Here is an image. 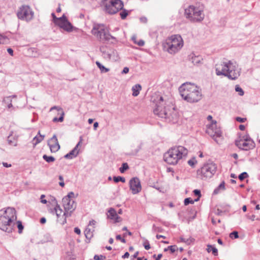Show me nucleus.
Listing matches in <instances>:
<instances>
[{"label": "nucleus", "instance_id": "obj_64", "mask_svg": "<svg viewBox=\"0 0 260 260\" xmlns=\"http://www.w3.org/2000/svg\"><path fill=\"white\" fill-rule=\"evenodd\" d=\"M7 51L11 56H13V50L12 49L9 48L7 49Z\"/></svg>", "mask_w": 260, "mask_h": 260}, {"label": "nucleus", "instance_id": "obj_16", "mask_svg": "<svg viewBox=\"0 0 260 260\" xmlns=\"http://www.w3.org/2000/svg\"><path fill=\"white\" fill-rule=\"evenodd\" d=\"M235 145L240 149L243 150H249L253 149L255 147V143L252 140H245L242 139L236 140Z\"/></svg>", "mask_w": 260, "mask_h": 260}, {"label": "nucleus", "instance_id": "obj_62", "mask_svg": "<svg viewBox=\"0 0 260 260\" xmlns=\"http://www.w3.org/2000/svg\"><path fill=\"white\" fill-rule=\"evenodd\" d=\"M74 232L78 235H80L81 233V231L78 228H75L74 229Z\"/></svg>", "mask_w": 260, "mask_h": 260}, {"label": "nucleus", "instance_id": "obj_23", "mask_svg": "<svg viewBox=\"0 0 260 260\" xmlns=\"http://www.w3.org/2000/svg\"><path fill=\"white\" fill-rule=\"evenodd\" d=\"M45 136L42 135L40 134V131L38 132V135L35 136L33 139V141H34V145H36L41 142H42L44 139Z\"/></svg>", "mask_w": 260, "mask_h": 260}, {"label": "nucleus", "instance_id": "obj_36", "mask_svg": "<svg viewBox=\"0 0 260 260\" xmlns=\"http://www.w3.org/2000/svg\"><path fill=\"white\" fill-rule=\"evenodd\" d=\"M199 200V198L196 199L194 201H193L190 198H186L184 200V203L185 205H188L189 204H193L194 201H198Z\"/></svg>", "mask_w": 260, "mask_h": 260}, {"label": "nucleus", "instance_id": "obj_53", "mask_svg": "<svg viewBox=\"0 0 260 260\" xmlns=\"http://www.w3.org/2000/svg\"><path fill=\"white\" fill-rule=\"evenodd\" d=\"M193 193L195 196H197L199 197V198H198L199 199L201 196V191L200 190L195 189L193 190Z\"/></svg>", "mask_w": 260, "mask_h": 260}, {"label": "nucleus", "instance_id": "obj_22", "mask_svg": "<svg viewBox=\"0 0 260 260\" xmlns=\"http://www.w3.org/2000/svg\"><path fill=\"white\" fill-rule=\"evenodd\" d=\"M68 20L64 15H63L61 17L59 18V19L57 20V22L55 23V25L58 26L60 28H61L63 25L67 22Z\"/></svg>", "mask_w": 260, "mask_h": 260}, {"label": "nucleus", "instance_id": "obj_45", "mask_svg": "<svg viewBox=\"0 0 260 260\" xmlns=\"http://www.w3.org/2000/svg\"><path fill=\"white\" fill-rule=\"evenodd\" d=\"M105 256L103 255H95L94 256V259L95 260H102L104 258H105Z\"/></svg>", "mask_w": 260, "mask_h": 260}, {"label": "nucleus", "instance_id": "obj_37", "mask_svg": "<svg viewBox=\"0 0 260 260\" xmlns=\"http://www.w3.org/2000/svg\"><path fill=\"white\" fill-rule=\"evenodd\" d=\"M75 194L73 192H70L67 196H65L63 199H67L69 200H74Z\"/></svg>", "mask_w": 260, "mask_h": 260}, {"label": "nucleus", "instance_id": "obj_49", "mask_svg": "<svg viewBox=\"0 0 260 260\" xmlns=\"http://www.w3.org/2000/svg\"><path fill=\"white\" fill-rule=\"evenodd\" d=\"M116 239L118 240H120L121 242L125 243L126 242V241L125 239L122 238L120 235H118L116 236Z\"/></svg>", "mask_w": 260, "mask_h": 260}, {"label": "nucleus", "instance_id": "obj_7", "mask_svg": "<svg viewBox=\"0 0 260 260\" xmlns=\"http://www.w3.org/2000/svg\"><path fill=\"white\" fill-rule=\"evenodd\" d=\"M91 32L102 43L109 42L111 39H116L115 37L111 36L108 31L105 29L103 25H95L91 30Z\"/></svg>", "mask_w": 260, "mask_h": 260}, {"label": "nucleus", "instance_id": "obj_26", "mask_svg": "<svg viewBox=\"0 0 260 260\" xmlns=\"http://www.w3.org/2000/svg\"><path fill=\"white\" fill-rule=\"evenodd\" d=\"M61 28L66 31L71 32L73 31V26L69 21H68L67 22H66L64 25H63Z\"/></svg>", "mask_w": 260, "mask_h": 260}, {"label": "nucleus", "instance_id": "obj_55", "mask_svg": "<svg viewBox=\"0 0 260 260\" xmlns=\"http://www.w3.org/2000/svg\"><path fill=\"white\" fill-rule=\"evenodd\" d=\"M46 242H53V239L52 237L49 235H46Z\"/></svg>", "mask_w": 260, "mask_h": 260}, {"label": "nucleus", "instance_id": "obj_63", "mask_svg": "<svg viewBox=\"0 0 260 260\" xmlns=\"http://www.w3.org/2000/svg\"><path fill=\"white\" fill-rule=\"evenodd\" d=\"M243 140H252L251 139V138L249 137V136L248 135H246V136H244L242 137V138H241Z\"/></svg>", "mask_w": 260, "mask_h": 260}, {"label": "nucleus", "instance_id": "obj_13", "mask_svg": "<svg viewBox=\"0 0 260 260\" xmlns=\"http://www.w3.org/2000/svg\"><path fill=\"white\" fill-rule=\"evenodd\" d=\"M34 13L31 11L29 6H23L20 8L17 12V16L19 19L25 20L26 21H30L32 19Z\"/></svg>", "mask_w": 260, "mask_h": 260}, {"label": "nucleus", "instance_id": "obj_38", "mask_svg": "<svg viewBox=\"0 0 260 260\" xmlns=\"http://www.w3.org/2000/svg\"><path fill=\"white\" fill-rule=\"evenodd\" d=\"M188 164L191 167H194V165L197 164V161L195 157L188 160Z\"/></svg>", "mask_w": 260, "mask_h": 260}, {"label": "nucleus", "instance_id": "obj_43", "mask_svg": "<svg viewBox=\"0 0 260 260\" xmlns=\"http://www.w3.org/2000/svg\"><path fill=\"white\" fill-rule=\"evenodd\" d=\"M230 237L232 239H237L239 237L238 233L237 231H234L230 233Z\"/></svg>", "mask_w": 260, "mask_h": 260}, {"label": "nucleus", "instance_id": "obj_19", "mask_svg": "<svg viewBox=\"0 0 260 260\" xmlns=\"http://www.w3.org/2000/svg\"><path fill=\"white\" fill-rule=\"evenodd\" d=\"M108 213V218L113 220L115 223L119 222L121 221V218L117 215V213L114 208H110Z\"/></svg>", "mask_w": 260, "mask_h": 260}, {"label": "nucleus", "instance_id": "obj_32", "mask_svg": "<svg viewBox=\"0 0 260 260\" xmlns=\"http://www.w3.org/2000/svg\"><path fill=\"white\" fill-rule=\"evenodd\" d=\"M178 249V248L176 245H171L168 246L167 248H165L164 251H167L168 250L171 251V253H174Z\"/></svg>", "mask_w": 260, "mask_h": 260}, {"label": "nucleus", "instance_id": "obj_50", "mask_svg": "<svg viewBox=\"0 0 260 260\" xmlns=\"http://www.w3.org/2000/svg\"><path fill=\"white\" fill-rule=\"evenodd\" d=\"M6 40L7 38L6 37L0 34V44L5 43Z\"/></svg>", "mask_w": 260, "mask_h": 260}, {"label": "nucleus", "instance_id": "obj_61", "mask_svg": "<svg viewBox=\"0 0 260 260\" xmlns=\"http://www.w3.org/2000/svg\"><path fill=\"white\" fill-rule=\"evenodd\" d=\"M96 223V221L94 220H91L90 221H89V224H88V226L90 225V226H93Z\"/></svg>", "mask_w": 260, "mask_h": 260}, {"label": "nucleus", "instance_id": "obj_3", "mask_svg": "<svg viewBox=\"0 0 260 260\" xmlns=\"http://www.w3.org/2000/svg\"><path fill=\"white\" fill-rule=\"evenodd\" d=\"M179 90L182 98L189 103H196L202 99L201 89L194 84L184 83L179 87Z\"/></svg>", "mask_w": 260, "mask_h": 260}, {"label": "nucleus", "instance_id": "obj_42", "mask_svg": "<svg viewBox=\"0 0 260 260\" xmlns=\"http://www.w3.org/2000/svg\"><path fill=\"white\" fill-rule=\"evenodd\" d=\"M235 90L237 92H239V94L241 96L243 95L244 93L243 90L239 85L235 86Z\"/></svg>", "mask_w": 260, "mask_h": 260}, {"label": "nucleus", "instance_id": "obj_12", "mask_svg": "<svg viewBox=\"0 0 260 260\" xmlns=\"http://www.w3.org/2000/svg\"><path fill=\"white\" fill-rule=\"evenodd\" d=\"M103 57L107 60L116 61L118 60L119 56L117 51L112 48L102 46L100 48Z\"/></svg>", "mask_w": 260, "mask_h": 260}, {"label": "nucleus", "instance_id": "obj_18", "mask_svg": "<svg viewBox=\"0 0 260 260\" xmlns=\"http://www.w3.org/2000/svg\"><path fill=\"white\" fill-rule=\"evenodd\" d=\"M48 145L51 152H56L60 149V145L58 143L56 135H54L48 141Z\"/></svg>", "mask_w": 260, "mask_h": 260}, {"label": "nucleus", "instance_id": "obj_9", "mask_svg": "<svg viewBox=\"0 0 260 260\" xmlns=\"http://www.w3.org/2000/svg\"><path fill=\"white\" fill-rule=\"evenodd\" d=\"M216 170L215 164L212 162L207 163L197 171V175L202 179L210 178L215 174Z\"/></svg>", "mask_w": 260, "mask_h": 260}, {"label": "nucleus", "instance_id": "obj_44", "mask_svg": "<svg viewBox=\"0 0 260 260\" xmlns=\"http://www.w3.org/2000/svg\"><path fill=\"white\" fill-rule=\"evenodd\" d=\"M143 246H144L145 249L146 250H149L150 248L149 241L147 240H145V242L143 244Z\"/></svg>", "mask_w": 260, "mask_h": 260}, {"label": "nucleus", "instance_id": "obj_41", "mask_svg": "<svg viewBox=\"0 0 260 260\" xmlns=\"http://www.w3.org/2000/svg\"><path fill=\"white\" fill-rule=\"evenodd\" d=\"M248 177V175L246 172H243L239 175L238 178L241 181H242Z\"/></svg>", "mask_w": 260, "mask_h": 260}, {"label": "nucleus", "instance_id": "obj_17", "mask_svg": "<svg viewBox=\"0 0 260 260\" xmlns=\"http://www.w3.org/2000/svg\"><path fill=\"white\" fill-rule=\"evenodd\" d=\"M129 188L133 194L139 193L142 189L140 179L138 177H133L129 181Z\"/></svg>", "mask_w": 260, "mask_h": 260}, {"label": "nucleus", "instance_id": "obj_52", "mask_svg": "<svg viewBox=\"0 0 260 260\" xmlns=\"http://www.w3.org/2000/svg\"><path fill=\"white\" fill-rule=\"evenodd\" d=\"M236 120L238 121V122H244L246 120V118H241L240 117H237L236 118Z\"/></svg>", "mask_w": 260, "mask_h": 260}, {"label": "nucleus", "instance_id": "obj_8", "mask_svg": "<svg viewBox=\"0 0 260 260\" xmlns=\"http://www.w3.org/2000/svg\"><path fill=\"white\" fill-rule=\"evenodd\" d=\"M102 5L104 10L110 14L116 13L122 9L123 2L121 0H102Z\"/></svg>", "mask_w": 260, "mask_h": 260}, {"label": "nucleus", "instance_id": "obj_25", "mask_svg": "<svg viewBox=\"0 0 260 260\" xmlns=\"http://www.w3.org/2000/svg\"><path fill=\"white\" fill-rule=\"evenodd\" d=\"M191 60L194 65H197L200 63L202 58L200 56H196L194 54H192L191 55Z\"/></svg>", "mask_w": 260, "mask_h": 260}, {"label": "nucleus", "instance_id": "obj_6", "mask_svg": "<svg viewBox=\"0 0 260 260\" xmlns=\"http://www.w3.org/2000/svg\"><path fill=\"white\" fill-rule=\"evenodd\" d=\"M184 15L187 19L193 22H201L205 17L204 8L193 5H190L185 9Z\"/></svg>", "mask_w": 260, "mask_h": 260}, {"label": "nucleus", "instance_id": "obj_24", "mask_svg": "<svg viewBox=\"0 0 260 260\" xmlns=\"http://www.w3.org/2000/svg\"><path fill=\"white\" fill-rule=\"evenodd\" d=\"M141 86L139 84H136L132 87L133 95L134 96H137L139 95L140 91L141 90Z\"/></svg>", "mask_w": 260, "mask_h": 260}, {"label": "nucleus", "instance_id": "obj_14", "mask_svg": "<svg viewBox=\"0 0 260 260\" xmlns=\"http://www.w3.org/2000/svg\"><path fill=\"white\" fill-rule=\"evenodd\" d=\"M206 133L216 142V139L220 137L222 134L220 128L217 127L216 121H212L211 123L207 126Z\"/></svg>", "mask_w": 260, "mask_h": 260}, {"label": "nucleus", "instance_id": "obj_29", "mask_svg": "<svg viewBox=\"0 0 260 260\" xmlns=\"http://www.w3.org/2000/svg\"><path fill=\"white\" fill-rule=\"evenodd\" d=\"M225 183H224V181H222L218 185V186L214 189L213 193L214 194H217L219 192L220 190H225Z\"/></svg>", "mask_w": 260, "mask_h": 260}, {"label": "nucleus", "instance_id": "obj_39", "mask_svg": "<svg viewBox=\"0 0 260 260\" xmlns=\"http://www.w3.org/2000/svg\"><path fill=\"white\" fill-rule=\"evenodd\" d=\"M128 11L125 9L123 10L121 12H120V16L122 19H124L128 15Z\"/></svg>", "mask_w": 260, "mask_h": 260}, {"label": "nucleus", "instance_id": "obj_11", "mask_svg": "<svg viewBox=\"0 0 260 260\" xmlns=\"http://www.w3.org/2000/svg\"><path fill=\"white\" fill-rule=\"evenodd\" d=\"M164 102L162 96H159L158 100L155 104V108L153 110V112L155 115L162 118H168L169 117L170 113L168 111L166 107H164Z\"/></svg>", "mask_w": 260, "mask_h": 260}, {"label": "nucleus", "instance_id": "obj_21", "mask_svg": "<svg viewBox=\"0 0 260 260\" xmlns=\"http://www.w3.org/2000/svg\"><path fill=\"white\" fill-rule=\"evenodd\" d=\"M79 153V150H76V148H74L69 153H67L64 156V157L67 159H72L77 156Z\"/></svg>", "mask_w": 260, "mask_h": 260}, {"label": "nucleus", "instance_id": "obj_34", "mask_svg": "<svg viewBox=\"0 0 260 260\" xmlns=\"http://www.w3.org/2000/svg\"><path fill=\"white\" fill-rule=\"evenodd\" d=\"M113 180L115 183H117L119 181H121L123 183L125 182V179L124 177L121 176L113 177Z\"/></svg>", "mask_w": 260, "mask_h": 260}, {"label": "nucleus", "instance_id": "obj_20", "mask_svg": "<svg viewBox=\"0 0 260 260\" xmlns=\"http://www.w3.org/2000/svg\"><path fill=\"white\" fill-rule=\"evenodd\" d=\"M8 143L10 145L16 146L17 145V137L10 134L7 138Z\"/></svg>", "mask_w": 260, "mask_h": 260}, {"label": "nucleus", "instance_id": "obj_51", "mask_svg": "<svg viewBox=\"0 0 260 260\" xmlns=\"http://www.w3.org/2000/svg\"><path fill=\"white\" fill-rule=\"evenodd\" d=\"M54 109L57 110L58 111H61V112H62V111H63L62 109L58 106H53V107H51L50 111H51Z\"/></svg>", "mask_w": 260, "mask_h": 260}, {"label": "nucleus", "instance_id": "obj_56", "mask_svg": "<svg viewBox=\"0 0 260 260\" xmlns=\"http://www.w3.org/2000/svg\"><path fill=\"white\" fill-rule=\"evenodd\" d=\"M45 197V196L44 194H42L41 196V202L43 204H46L47 201L46 200H43V198H44Z\"/></svg>", "mask_w": 260, "mask_h": 260}, {"label": "nucleus", "instance_id": "obj_40", "mask_svg": "<svg viewBox=\"0 0 260 260\" xmlns=\"http://www.w3.org/2000/svg\"><path fill=\"white\" fill-rule=\"evenodd\" d=\"M17 228L18 229V233L19 234H21L22 232V230L23 229V225L22 224V222L20 221H17Z\"/></svg>", "mask_w": 260, "mask_h": 260}, {"label": "nucleus", "instance_id": "obj_27", "mask_svg": "<svg viewBox=\"0 0 260 260\" xmlns=\"http://www.w3.org/2000/svg\"><path fill=\"white\" fill-rule=\"evenodd\" d=\"M96 66L100 70L102 73H107L109 71V69L106 68L105 66L102 65L99 61H96L95 62Z\"/></svg>", "mask_w": 260, "mask_h": 260}, {"label": "nucleus", "instance_id": "obj_46", "mask_svg": "<svg viewBox=\"0 0 260 260\" xmlns=\"http://www.w3.org/2000/svg\"><path fill=\"white\" fill-rule=\"evenodd\" d=\"M58 178L60 180V182H59V185L61 187H64V183L63 182V177L61 175H59Z\"/></svg>", "mask_w": 260, "mask_h": 260}, {"label": "nucleus", "instance_id": "obj_28", "mask_svg": "<svg viewBox=\"0 0 260 260\" xmlns=\"http://www.w3.org/2000/svg\"><path fill=\"white\" fill-rule=\"evenodd\" d=\"M207 250L208 252H212V254L214 255H218V250L215 247L212 246L211 245H207Z\"/></svg>", "mask_w": 260, "mask_h": 260}, {"label": "nucleus", "instance_id": "obj_57", "mask_svg": "<svg viewBox=\"0 0 260 260\" xmlns=\"http://www.w3.org/2000/svg\"><path fill=\"white\" fill-rule=\"evenodd\" d=\"M82 140H83L82 137L80 136V141H79V142L77 143V144L74 147V148H76V150H78V148L79 146L80 145V144L82 143Z\"/></svg>", "mask_w": 260, "mask_h": 260}, {"label": "nucleus", "instance_id": "obj_59", "mask_svg": "<svg viewBox=\"0 0 260 260\" xmlns=\"http://www.w3.org/2000/svg\"><path fill=\"white\" fill-rule=\"evenodd\" d=\"M139 254V251H137L136 252L134 255H133L132 256H131V259H134L135 258H138V255Z\"/></svg>", "mask_w": 260, "mask_h": 260}, {"label": "nucleus", "instance_id": "obj_31", "mask_svg": "<svg viewBox=\"0 0 260 260\" xmlns=\"http://www.w3.org/2000/svg\"><path fill=\"white\" fill-rule=\"evenodd\" d=\"M43 158L47 162H52L55 161V158L52 156H48L46 154H44L43 156Z\"/></svg>", "mask_w": 260, "mask_h": 260}, {"label": "nucleus", "instance_id": "obj_4", "mask_svg": "<svg viewBox=\"0 0 260 260\" xmlns=\"http://www.w3.org/2000/svg\"><path fill=\"white\" fill-rule=\"evenodd\" d=\"M187 149L182 146L171 148L165 154L164 160L169 165H176L179 160L186 156Z\"/></svg>", "mask_w": 260, "mask_h": 260}, {"label": "nucleus", "instance_id": "obj_5", "mask_svg": "<svg viewBox=\"0 0 260 260\" xmlns=\"http://www.w3.org/2000/svg\"><path fill=\"white\" fill-rule=\"evenodd\" d=\"M183 46V39L181 36L178 35L172 36L163 43L164 50L171 54H174L178 52Z\"/></svg>", "mask_w": 260, "mask_h": 260}, {"label": "nucleus", "instance_id": "obj_35", "mask_svg": "<svg viewBox=\"0 0 260 260\" xmlns=\"http://www.w3.org/2000/svg\"><path fill=\"white\" fill-rule=\"evenodd\" d=\"M129 167L127 163L124 162L122 164L121 167L119 168V171L121 173H123L126 170L128 169Z\"/></svg>", "mask_w": 260, "mask_h": 260}, {"label": "nucleus", "instance_id": "obj_47", "mask_svg": "<svg viewBox=\"0 0 260 260\" xmlns=\"http://www.w3.org/2000/svg\"><path fill=\"white\" fill-rule=\"evenodd\" d=\"M135 43L139 46H143L144 45L145 42L143 40H140L138 41H135Z\"/></svg>", "mask_w": 260, "mask_h": 260}, {"label": "nucleus", "instance_id": "obj_60", "mask_svg": "<svg viewBox=\"0 0 260 260\" xmlns=\"http://www.w3.org/2000/svg\"><path fill=\"white\" fill-rule=\"evenodd\" d=\"M140 20L141 22L144 23H146L147 21V18L146 17H143L140 18Z\"/></svg>", "mask_w": 260, "mask_h": 260}, {"label": "nucleus", "instance_id": "obj_30", "mask_svg": "<svg viewBox=\"0 0 260 260\" xmlns=\"http://www.w3.org/2000/svg\"><path fill=\"white\" fill-rule=\"evenodd\" d=\"M93 231H94V228L92 229L89 228H87L84 232L86 238L88 239L91 238L92 236Z\"/></svg>", "mask_w": 260, "mask_h": 260}, {"label": "nucleus", "instance_id": "obj_2", "mask_svg": "<svg viewBox=\"0 0 260 260\" xmlns=\"http://www.w3.org/2000/svg\"><path fill=\"white\" fill-rule=\"evenodd\" d=\"M17 219L16 210L14 208L8 207L0 210V229L8 233H11Z\"/></svg>", "mask_w": 260, "mask_h": 260}, {"label": "nucleus", "instance_id": "obj_54", "mask_svg": "<svg viewBox=\"0 0 260 260\" xmlns=\"http://www.w3.org/2000/svg\"><path fill=\"white\" fill-rule=\"evenodd\" d=\"M51 15L53 17V22L54 23V24L57 22V20H58L59 19V18H57L56 17L54 13H52L51 14Z\"/></svg>", "mask_w": 260, "mask_h": 260}, {"label": "nucleus", "instance_id": "obj_48", "mask_svg": "<svg viewBox=\"0 0 260 260\" xmlns=\"http://www.w3.org/2000/svg\"><path fill=\"white\" fill-rule=\"evenodd\" d=\"M10 101H12L11 96L5 97L3 100V102L6 104H9L10 103Z\"/></svg>", "mask_w": 260, "mask_h": 260}, {"label": "nucleus", "instance_id": "obj_10", "mask_svg": "<svg viewBox=\"0 0 260 260\" xmlns=\"http://www.w3.org/2000/svg\"><path fill=\"white\" fill-rule=\"evenodd\" d=\"M52 201L55 204V207L53 209H50L49 212L52 214H55L57 217V221L63 225L67 222V218L69 216H66V215H64V211H62L55 198Z\"/></svg>", "mask_w": 260, "mask_h": 260}, {"label": "nucleus", "instance_id": "obj_1", "mask_svg": "<svg viewBox=\"0 0 260 260\" xmlns=\"http://www.w3.org/2000/svg\"><path fill=\"white\" fill-rule=\"evenodd\" d=\"M215 72L217 76L223 75L230 79L236 80L240 75L241 69L236 62L229 60L216 64Z\"/></svg>", "mask_w": 260, "mask_h": 260}, {"label": "nucleus", "instance_id": "obj_15", "mask_svg": "<svg viewBox=\"0 0 260 260\" xmlns=\"http://www.w3.org/2000/svg\"><path fill=\"white\" fill-rule=\"evenodd\" d=\"M62 206L64 210V215L66 216H71L72 213L76 209L77 204L74 200H69L67 199H62Z\"/></svg>", "mask_w": 260, "mask_h": 260}, {"label": "nucleus", "instance_id": "obj_33", "mask_svg": "<svg viewBox=\"0 0 260 260\" xmlns=\"http://www.w3.org/2000/svg\"><path fill=\"white\" fill-rule=\"evenodd\" d=\"M64 113L63 111H62V112L61 113V115L59 117V118H57V117H54L52 121L54 122H62L63 120V117H64Z\"/></svg>", "mask_w": 260, "mask_h": 260}, {"label": "nucleus", "instance_id": "obj_58", "mask_svg": "<svg viewBox=\"0 0 260 260\" xmlns=\"http://www.w3.org/2000/svg\"><path fill=\"white\" fill-rule=\"evenodd\" d=\"M129 72V68L127 67H124L121 72L122 74H126Z\"/></svg>", "mask_w": 260, "mask_h": 260}]
</instances>
